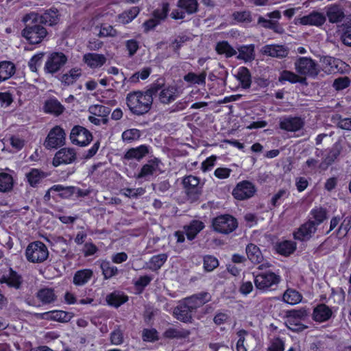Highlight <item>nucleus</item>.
I'll return each mask as SVG.
<instances>
[{"instance_id":"obj_32","label":"nucleus","mask_w":351,"mask_h":351,"mask_svg":"<svg viewBox=\"0 0 351 351\" xmlns=\"http://www.w3.org/2000/svg\"><path fill=\"white\" fill-rule=\"evenodd\" d=\"M59 14L56 9L46 10L42 15H39V22L48 25H53L58 23Z\"/></svg>"},{"instance_id":"obj_27","label":"nucleus","mask_w":351,"mask_h":351,"mask_svg":"<svg viewBox=\"0 0 351 351\" xmlns=\"http://www.w3.org/2000/svg\"><path fill=\"white\" fill-rule=\"evenodd\" d=\"M93 276V271L90 269L78 270L73 276V282L76 286H83L90 280Z\"/></svg>"},{"instance_id":"obj_21","label":"nucleus","mask_w":351,"mask_h":351,"mask_svg":"<svg viewBox=\"0 0 351 351\" xmlns=\"http://www.w3.org/2000/svg\"><path fill=\"white\" fill-rule=\"evenodd\" d=\"M210 299V295L208 293L204 292L193 295L191 297L186 298L184 301L193 311L197 308H199L209 302Z\"/></svg>"},{"instance_id":"obj_23","label":"nucleus","mask_w":351,"mask_h":351,"mask_svg":"<svg viewBox=\"0 0 351 351\" xmlns=\"http://www.w3.org/2000/svg\"><path fill=\"white\" fill-rule=\"evenodd\" d=\"M262 53L274 58H284L288 54L287 49L283 45H267L263 47Z\"/></svg>"},{"instance_id":"obj_25","label":"nucleus","mask_w":351,"mask_h":351,"mask_svg":"<svg viewBox=\"0 0 351 351\" xmlns=\"http://www.w3.org/2000/svg\"><path fill=\"white\" fill-rule=\"evenodd\" d=\"M192 310L188 306V304L184 300L173 311L175 317L183 322H189L192 319Z\"/></svg>"},{"instance_id":"obj_8","label":"nucleus","mask_w":351,"mask_h":351,"mask_svg":"<svg viewBox=\"0 0 351 351\" xmlns=\"http://www.w3.org/2000/svg\"><path fill=\"white\" fill-rule=\"evenodd\" d=\"M69 138L73 144L85 147L90 143L93 136L86 128L80 125H75L71 129Z\"/></svg>"},{"instance_id":"obj_30","label":"nucleus","mask_w":351,"mask_h":351,"mask_svg":"<svg viewBox=\"0 0 351 351\" xmlns=\"http://www.w3.org/2000/svg\"><path fill=\"white\" fill-rule=\"evenodd\" d=\"M47 173L38 169H32L27 174V182L32 187H36L40 182L47 177Z\"/></svg>"},{"instance_id":"obj_62","label":"nucleus","mask_w":351,"mask_h":351,"mask_svg":"<svg viewBox=\"0 0 351 351\" xmlns=\"http://www.w3.org/2000/svg\"><path fill=\"white\" fill-rule=\"evenodd\" d=\"M199 184V180L197 177L194 176H188L184 177L183 180V184L186 188H195Z\"/></svg>"},{"instance_id":"obj_14","label":"nucleus","mask_w":351,"mask_h":351,"mask_svg":"<svg viewBox=\"0 0 351 351\" xmlns=\"http://www.w3.org/2000/svg\"><path fill=\"white\" fill-rule=\"evenodd\" d=\"M336 228H338L337 234L339 237L342 238L346 237L351 228V218L346 217L342 220V217L340 216L333 217L330 219L328 232L333 230Z\"/></svg>"},{"instance_id":"obj_48","label":"nucleus","mask_w":351,"mask_h":351,"mask_svg":"<svg viewBox=\"0 0 351 351\" xmlns=\"http://www.w3.org/2000/svg\"><path fill=\"white\" fill-rule=\"evenodd\" d=\"M13 187V178L6 173H0V192L10 191Z\"/></svg>"},{"instance_id":"obj_37","label":"nucleus","mask_w":351,"mask_h":351,"mask_svg":"<svg viewBox=\"0 0 351 351\" xmlns=\"http://www.w3.org/2000/svg\"><path fill=\"white\" fill-rule=\"evenodd\" d=\"M149 152L148 147L144 145H140L135 148L129 149L125 155L126 159H136L140 160L145 157Z\"/></svg>"},{"instance_id":"obj_31","label":"nucleus","mask_w":351,"mask_h":351,"mask_svg":"<svg viewBox=\"0 0 351 351\" xmlns=\"http://www.w3.org/2000/svg\"><path fill=\"white\" fill-rule=\"evenodd\" d=\"M36 298L44 304H48L54 302L57 296L53 289L43 288L36 293Z\"/></svg>"},{"instance_id":"obj_35","label":"nucleus","mask_w":351,"mask_h":351,"mask_svg":"<svg viewBox=\"0 0 351 351\" xmlns=\"http://www.w3.org/2000/svg\"><path fill=\"white\" fill-rule=\"evenodd\" d=\"M0 282L5 283L10 287L19 289L22 283V280L21 276L11 269L8 275H4L0 278Z\"/></svg>"},{"instance_id":"obj_4","label":"nucleus","mask_w":351,"mask_h":351,"mask_svg":"<svg viewBox=\"0 0 351 351\" xmlns=\"http://www.w3.org/2000/svg\"><path fill=\"white\" fill-rule=\"evenodd\" d=\"M294 65L296 72L304 77H315L319 73L318 64L311 58L300 57L296 60Z\"/></svg>"},{"instance_id":"obj_11","label":"nucleus","mask_w":351,"mask_h":351,"mask_svg":"<svg viewBox=\"0 0 351 351\" xmlns=\"http://www.w3.org/2000/svg\"><path fill=\"white\" fill-rule=\"evenodd\" d=\"M77 158V153L74 148L64 147L58 151L53 159V165L55 167L61 165L73 163Z\"/></svg>"},{"instance_id":"obj_47","label":"nucleus","mask_w":351,"mask_h":351,"mask_svg":"<svg viewBox=\"0 0 351 351\" xmlns=\"http://www.w3.org/2000/svg\"><path fill=\"white\" fill-rule=\"evenodd\" d=\"M237 79L245 88H249L251 84V75L249 70L245 67H240L237 73Z\"/></svg>"},{"instance_id":"obj_16","label":"nucleus","mask_w":351,"mask_h":351,"mask_svg":"<svg viewBox=\"0 0 351 351\" xmlns=\"http://www.w3.org/2000/svg\"><path fill=\"white\" fill-rule=\"evenodd\" d=\"M182 94V90L176 86H169L162 88L159 93L161 103L168 104L174 101Z\"/></svg>"},{"instance_id":"obj_19","label":"nucleus","mask_w":351,"mask_h":351,"mask_svg":"<svg viewBox=\"0 0 351 351\" xmlns=\"http://www.w3.org/2000/svg\"><path fill=\"white\" fill-rule=\"evenodd\" d=\"M303 125L304 121L299 117H283L280 121V128L289 132L298 131Z\"/></svg>"},{"instance_id":"obj_5","label":"nucleus","mask_w":351,"mask_h":351,"mask_svg":"<svg viewBox=\"0 0 351 351\" xmlns=\"http://www.w3.org/2000/svg\"><path fill=\"white\" fill-rule=\"evenodd\" d=\"M212 226L215 231L221 234H229L237 227V219L230 215H222L213 219Z\"/></svg>"},{"instance_id":"obj_42","label":"nucleus","mask_w":351,"mask_h":351,"mask_svg":"<svg viewBox=\"0 0 351 351\" xmlns=\"http://www.w3.org/2000/svg\"><path fill=\"white\" fill-rule=\"evenodd\" d=\"M295 243L291 241H284L276 245V252L283 256H289L295 251Z\"/></svg>"},{"instance_id":"obj_12","label":"nucleus","mask_w":351,"mask_h":351,"mask_svg":"<svg viewBox=\"0 0 351 351\" xmlns=\"http://www.w3.org/2000/svg\"><path fill=\"white\" fill-rule=\"evenodd\" d=\"M255 186L249 181L239 182L233 189L232 195L239 200H244L252 197L256 193Z\"/></svg>"},{"instance_id":"obj_33","label":"nucleus","mask_w":351,"mask_h":351,"mask_svg":"<svg viewBox=\"0 0 351 351\" xmlns=\"http://www.w3.org/2000/svg\"><path fill=\"white\" fill-rule=\"evenodd\" d=\"M204 228V224L199 220L192 221L189 225L184 227V232L189 240H193L196 235Z\"/></svg>"},{"instance_id":"obj_20","label":"nucleus","mask_w":351,"mask_h":351,"mask_svg":"<svg viewBox=\"0 0 351 351\" xmlns=\"http://www.w3.org/2000/svg\"><path fill=\"white\" fill-rule=\"evenodd\" d=\"M83 61L90 69H97L106 63V58L103 54L87 53L83 56Z\"/></svg>"},{"instance_id":"obj_55","label":"nucleus","mask_w":351,"mask_h":351,"mask_svg":"<svg viewBox=\"0 0 351 351\" xmlns=\"http://www.w3.org/2000/svg\"><path fill=\"white\" fill-rule=\"evenodd\" d=\"M117 31L112 25H101L99 32L100 37H114L117 36Z\"/></svg>"},{"instance_id":"obj_59","label":"nucleus","mask_w":351,"mask_h":351,"mask_svg":"<svg viewBox=\"0 0 351 351\" xmlns=\"http://www.w3.org/2000/svg\"><path fill=\"white\" fill-rule=\"evenodd\" d=\"M145 191L143 188L137 189H123L121 191V194L128 197H137L138 196L142 195L145 193Z\"/></svg>"},{"instance_id":"obj_64","label":"nucleus","mask_w":351,"mask_h":351,"mask_svg":"<svg viewBox=\"0 0 351 351\" xmlns=\"http://www.w3.org/2000/svg\"><path fill=\"white\" fill-rule=\"evenodd\" d=\"M341 39L343 43L348 47H351V25L347 26L343 30Z\"/></svg>"},{"instance_id":"obj_56","label":"nucleus","mask_w":351,"mask_h":351,"mask_svg":"<svg viewBox=\"0 0 351 351\" xmlns=\"http://www.w3.org/2000/svg\"><path fill=\"white\" fill-rule=\"evenodd\" d=\"M44 56L43 53H39L34 55L29 62V67L32 72H36L38 68L41 65L42 58Z\"/></svg>"},{"instance_id":"obj_53","label":"nucleus","mask_w":351,"mask_h":351,"mask_svg":"<svg viewBox=\"0 0 351 351\" xmlns=\"http://www.w3.org/2000/svg\"><path fill=\"white\" fill-rule=\"evenodd\" d=\"M90 116L106 117L109 113L108 109L101 105H93L89 108Z\"/></svg>"},{"instance_id":"obj_49","label":"nucleus","mask_w":351,"mask_h":351,"mask_svg":"<svg viewBox=\"0 0 351 351\" xmlns=\"http://www.w3.org/2000/svg\"><path fill=\"white\" fill-rule=\"evenodd\" d=\"M100 267L101 269L104 278L106 279H109L116 276L118 273L117 267L111 265L108 261H102L101 263Z\"/></svg>"},{"instance_id":"obj_2","label":"nucleus","mask_w":351,"mask_h":351,"mask_svg":"<svg viewBox=\"0 0 351 351\" xmlns=\"http://www.w3.org/2000/svg\"><path fill=\"white\" fill-rule=\"evenodd\" d=\"M23 21L25 27L22 34L29 43H40L47 36V30L39 22V14L37 13L31 12L25 15Z\"/></svg>"},{"instance_id":"obj_7","label":"nucleus","mask_w":351,"mask_h":351,"mask_svg":"<svg viewBox=\"0 0 351 351\" xmlns=\"http://www.w3.org/2000/svg\"><path fill=\"white\" fill-rule=\"evenodd\" d=\"M178 9L173 10L171 16L174 19H184L186 14H192L197 12L198 8L197 0H178Z\"/></svg>"},{"instance_id":"obj_44","label":"nucleus","mask_w":351,"mask_h":351,"mask_svg":"<svg viewBox=\"0 0 351 351\" xmlns=\"http://www.w3.org/2000/svg\"><path fill=\"white\" fill-rule=\"evenodd\" d=\"M215 50L219 54H224L227 58L237 54V51L227 41L217 43Z\"/></svg>"},{"instance_id":"obj_61","label":"nucleus","mask_w":351,"mask_h":351,"mask_svg":"<svg viewBox=\"0 0 351 351\" xmlns=\"http://www.w3.org/2000/svg\"><path fill=\"white\" fill-rule=\"evenodd\" d=\"M151 73V69L149 68H144L141 71L136 72L131 77V81L136 82L141 80L147 79Z\"/></svg>"},{"instance_id":"obj_57","label":"nucleus","mask_w":351,"mask_h":351,"mask_svg":"<svg viewBox=\"0 0 351 351\" xmlns=\"http://www.w3.org/2000/svg\"><path fill=\"white\" fill-rule=\"evenodd\" d=\"M218 265V260L213 256H206L204 258V267L208 271H213Z\"/></svg>"},{"instance_id":"obj_38","label":"nucleus","mask_w":351,"mask_h":351,"mask_svg":"<svg viewBox=\"0 0 351 351\" xmlns=\"http://www.w3.org/2000/svg\"><path fill=\"white\" fill-rule=\"evenodd\" d=\"M81 75L82 69L80 68H73L61 76V82L69 86L75 82Z\"/></svg>"},{"instance_id":"obj_28","label":"nucleus","mask_w":351,"mask_h":351,"mask_svg":"<svg viewBox=\"0 0 351 351\" xmlns=\"http://www.w3.org/2000/svg\"><path fill=\"white\" fill-rule=\"evenodd\" d=\"M245 251L248 259L254 264L261 263L264 260L261 250L253 243L248 244Z\"/></svg>"},{"instance_id":"obj_40","label":"nucleus","mask_w":351,"mask_h":351,"mask_svg":"<svg viewBox=\"0 0 351 351\" xmlns=\"http://www.w3.org/2000/svg\"><path fill=\"white\" fill-rule=\"evenodd\" d=\"M15 72L14 65L8 61L0 62V82L9 79Z\"/></svg>"},{"instance_id":"obj_22","label":"nucleus","mask_w":351,"mask_h":351,"mask_svg":"<svg viewBox=\"0 0 351 351\" xmlns=\"http://www.w3.org/2000/svg\"><path fill=\"white\" fill-rule=\"evenodd\" d=\"M317 227L315 223L309 221L303 224L297 232L294 233V237L298 240H307L315 232Z\"/></svg>"},{"instance_id":"obj_51","label":"nucleus","mask_w":351,"mask_h":351,"mask_svg":"<svg viewBox=\"0 0 351 351\" xmlns=\"http://www.w3.org/2000/svg\"><path fill=\"white\" fill-rule=\"evenodd\" d=\"M169 11V4L168 3H162L161 6L154 12L153 16L160 22L167 17Z\"/></svg>"},{"instance_id":"obj_52","label":"nucleus","mask_w":351,"mask_h":351,"mask_svg":"<svg viewBox=\"0 0 351 351\" xmlns=\"http://www.w3.org/2000/svg\"><path fill=\"white\" fill-rule=\"evenodd\" d=\"M311 214L314 219L313 221L315 223L316 227L322 223L326 218V210L321 208L312 210Z\"/></svg>"},{"instance_id":"obj_54","label":"nucleus","mask_w":351,"mask_h":351,"mask_svg":"<svg viewBox=\"0 0 351 351\" xmlns=\"http://www.w3.org/2000/svg\"><path fill=\"white\" fill-rule=\"evenodd\" d=\"M140 131L137 129H130L124 131L122 134V138L124 141L131 142L139 138Z\"/></svg>"},{"instance_id":"obj_50","label":"nucleus","mask_w":351,"mask_h":351,"mask_svg":"<svg viewBox=\"0 0 351 351\" xmlns=\"http://www.w3.org/2000/svg\"><path fill=\"white\" fill-rule=\"evenodd\" d=\"M306 317L307 313L306 310L300 309L298 311H291L289 312L287 323L288 324H292L295 322V319L303 322Z\"/></svg>"},{"instance_id":"obj_36","label":"nucleus","mask_w":351,"mask_h":351,"mask_svg":"<svg viewBox=\"0 0 351 351\" xmlns=\"http://www.w3.org/2000/svg\"><path fill=\"white\" fill-rule=\"evenodd\" d=\"M138 7H132L130 9L124 11L117 16V22L121 24H128L132 22L139 14Z\"/></svg>"},{"instance_id":"obj_15","label":"nucleus","mask_w":351,"mask_h":351,"mask_svg":"<svg viewBox=\"0 0 351 351\" xmlns=\"http://www.w3.org/2000/svg\"><path fill=\"white\" fill-rule=\"evenodd\" d=\"M326 17L324 13L313 11L308 14L298 19L295 23L319 27L322 26L326 23Z\"/></svg>"},{"instance_id":"obj_46","label":"nucleus","mask_w":351,"mask_h":351,"mask_svg":"<svg viewBox=\"0 0 351 351\" xmlns=\"http://www.w3.org/2000/svg\"><path fill=\"white\" fill-rule=\"evenodd\" d=\"M128 299V296L118 292H114L108 295L107 302L111 306L119 307L126 302Z\"/></svg>"},{"instance_id":"obj_60","label":"nucleus","mask_w":351,"mask_h":351,"mask_svg":"<svg viewBox=\"0 0 351 351\" xmlns=\"http://www.w3.org/2000/svg\"><path fill=\"white\" fill-rule=\"evenodd\" d=\"M233 16L234 20L238 22L250 23L252 21L251 13L249 11L234 12Z\"/></svg>"},{"instance_id":"obj_41","label":"nucleus","mask_w":351,"mask_h":351,"mask_svg":"<svg viewBox=\"0 0 351 351\" xmlns=\"http://www.w3.org/2000/svg\"><path fill=\"white\" fill-rule=\"evenodd\" d=\"M278 80L282 83L286 81L291 83H304L306 80V78L300 76V75L295 74L293 72L285 70L280 73Z\"/></svg>"},{"instance_id":"obj_34","label":"nucleus","mask_w":351,"mask_h":351,"mask_svg":"<svg viewBox=\"0 0 351 351\" xmlns=\"http://www.w3.org/2000/svg\"><path fill=\"white\" fill-rule=\"evenodd\" d=\"M332 315V311L326 304L318 305L313 311V318L316 322H323Z\"/></svg>"},{"instance_id":"obj_58","label":"nucleus","mask_w":351,"mask_h":351,"mask_svg":"<svg viewBox=\"0 0 351 351\" xmlns=\"http://www.w3.org/2000/svg\"><path fill=\"white\" fill-rule=\"evenodd\" d=\"M350 84V80L348 77H341L337 78L333 82V87L337 90H341L346 88Z\"/></svg>"},{"instance_id":"obj_39","label":"nucleus","mask_w":351,"mask_h":351,"mask_svg":"<svg viewBox=\"0 0 351 351\" xmlns=\"http://www.w3.org/2000/svg\"><path fill=\"white\" fill-rule=\"evenodd\" d=\"M239 55L237 58L245 62H249L254 59V45H248L239 47L238 49Z\"/></svg>"},{"instance_id":"obj_43","label":"nucleus","mask_w":351,"mask_h":351,"mask_svg":"<svg viewBox=\"0 0 351 351\" xmlns=\"http://www.w3.org/2000/svg\"><path fill=\"white\" fill-rule=\"evenodd\" d=\"M167 259V255L166 254L155 255L147 263V267L152 271H157L164 265Z\"/></svg>"},{"instance_id":"obj_17","label":"nucleus","mask_w":351,"mask_h":351,"mask_svg":"<svg viewBox=\"0 0 351 351\" xmlns=\"http://www.w3.org/2000/svg\"><path fill=\"white\" fill-rule=\"evenodd\" d=\"M326 16L330 23H338L345 17L343 8L336 3L330 4L324 8Z\"/></svg>"},{"instance_id":"obj_13","label":"nucleus","mask_w":351,"mask_h":351,"mask_svg":"<svg viewBox=\"0 0 351 351\" xmlns=\"http://www.w3.org/2000/svg\"><path fill=\"white\" fill-rule=\"evenodd\" d=\"M36 317L47 321L66 323L73 317V313L61 310H53L43 313H37Z\"/></svg>"},{"instance_id":"obj_9","label":"nucleus","mask_w":351,"mask_h":351,"mask_svg":"<svg viewBox=\"0 0 351 351\" xmlns=\"http://www.w3.org/2000/svg\"><path fill=\"white\" fill-rule=\"evenodd\" d=\"M280 277L274 272H263L254 277L256 287L262 291H267L274 285L279 283Z\"/></svg>"},{"instance_id":"obj_10","label":"nucleus","mask_w":351,"mask_h":351,"mask_svg":"<svg viewBox=\"0 0 351 351\" xmlns=\"http://www.w3.org/2000/svg\"><path fill=\"white\" fill-rule=\"evenodd\" d=\"M67 57L62 52H53L51 53L45 64L44 69L47 73L53 74L66 63Z\"/></svg>"},{"instance_id":"obj_1","label":"nucleus","mask_w":351,"mask_h":351,"mask_svg":"<svg viewBox=\"0 0 351 351\" xmlns=\"http://www.w3.org/2000/svg\"><path fill=\"white\" fill-rule=\"evenodd\" d=\"M155 90L132 91L126 95V104L130 112L135 115H143L149 112L153 104Z\"/></svg>"},{"instance_id":"obj_6","label":"nucleus","mask_w":351,"mask_h":351,"mask_svg":"<svg viewBox=\"0 0 351 351\" xmlns=\"http://www.w3.org/2000/svg\"><path fill=\"white\" fill-rule=\"evenodd\" d=\"M66 143V133L64 130L59 125L51 128L48 133L44 145L47 149L62 147Z\"/></svg>"},{"instance_id":"obj_29","label":"nucleus","mask_w":351,"mask_h":351,"mask_svg":"<svg viewBox=\"0 0 351 351\" xmlns=\"http://www.w3.org/2000/svg\"><path fill=\"white\" fill-rule=\"evenodd\" d=\"M206 73L203 71L200 73L189 72L183 77L184 80L189 84V86H204L206 84Z\"/></svg>"},{"instance_id":"obj_18","label":"nucleus","mask_w":351,"mask_h":351,"mask_svg":"<svg viewBox=\"0 0 351 351\" xmlns=\"http://www.w3.org/2000/svg\"><path fill=\"white\" fill-rule=\"evenodd\" d=\"M320 62L322 69L327 74L338 72L339 67L341 68V66L343 64L340 60L330 56L322 58Z\"/></svg>"},{"instance_id":"obj_26","label":"nucleus","mask_w":351,"mask_h":351,"mask_svg":"<svg viewBox=\"0 0 351 351\" xmlns=\"http://www.w3.org/2000/svg\"><path fill=\"white\" fill-rule=\"evenodd\" d=\"M64 110V106L56 98H50L45 102L44 111L56 116L61 114Z\"/></svg>"},{"instance_id":"obj_3","label":"nucleus","mask_w":351,"mask_h":351,"mask_svg":"<svg viewBox=\"0 0 351 351\" xmlns=\"http://www.w3.org/2000/svg\"><path fill=\"white\" fill-rule=\"evenodd\" d=\"M25 256L28 261L34 263L44 262L49 256L47 246L40 241L29 243L25 250Z\"/></svg>"},{"instance_id":"obj_24","label":"nucleus","mask_w":351,"mask_h":351,"mask_svg":"<svg viewBox=\"0 0 351 351\" xmlns=\"http://www.w3.org/2000/svg\"><path fill=\"white\" fill-rule=\"evenodd\" d=\"M158 169L159 161L157 159L151 160L142 167L141 171L136 176V178H145L147 180Z\"/></svg>"},{"instance_id":"obj_63","label":"nucleus","mask_w":351,"mask_h":351,"mask_svg":"<svg viewBox=\"0 0 351 351\" xmlns=\"http://www.w3.org/2000/svg\"><path fill=\"white\" fill-rule=\"evenodd\" d=\"M284 342L279 338L273 339L268 348V351H284Z\"/></svg>"},{"instance_id":"obj_45","label":"nucleus","mask_w":351,"mask_h":351,"mask_svg":"<svg viewBox=\"0 0 351 351\" xmlns=\"http://www.w3.org/2000/svg\"><path fill=\"white\" fill-rule=\"evenodd\" d=\"M283 300L289 304H298L302 300V295L297 291L291 289H287L283 294Z\"/></svg>"}]
</instances>
